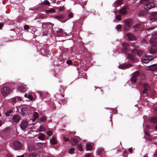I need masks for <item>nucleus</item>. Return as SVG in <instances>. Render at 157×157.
Here are the masks:
<instances>
[{"instance_id": "4c0bfd02", "label": "nucleus", "mask_w": 157, "mask_h": 157, "mask_svg": "<svg viewBox=\"0 0 157 157\" xmlns=\"http://www.w3.org/2000/svg\"><path fill=\"white\" fill-rule=\"evenodd\" d=\"M42 4L43 5H50V3L48 1L46 0H45L44 1V2H43Z\"/></svg>"}, {"instance_id": "c85d7f7f", "label": "nucleus", "mask_w": 157, "mask_h": 157, "mask_svg": "<svg viewBox=\"0 0 157 157\" xmlns=\"http://www.w3.org/2000/svg\"><path fill=\"white\" fill-rule=\"evenodd\" d=\"M86 147L87 151L91 150L92 149V146L91 144H86Z\"/></svg>"}, {"instance_id": "c756f323", "label": "nucleus", "mask_w": 157, "mask_h": 157, "mask_svg": "<svg viewBox=\"0 0 157 157\" xmlns=\"http://www.w3.org/2000/svg\"><path fill=\"white\" fill-rule=\"evenodd\" d=\"M140 25L139 24H137L134 26L133 29H134V31L135 32L139 30Z\"/></svg>"}, {"instance_id": "6ab92c4d", "label": "nucleus", "mask_w": 157, "mask_h": 157, "mask_svg": "<svg viewBox=\"0 0 157 157\" xmlns=\"http://www.w3.org/2000/svg\"><path fill=\"white\" fill-rule=\"evenodd\" d=\"M21 120L20 116L17 115H14L13 117V120L14 122H18Z\"/></svg>"}, {"instance_id": "4d7b16f0", "label": "nucleus", "mask_w": 157, "mask_h": 157, "mask_svg": "<svg viewBox=\"0 0 157 157\" xmlns=\"http://www.w3.org/2000/svg\"><path fill=\"white\" fill-rule=\"evenodd\" d=\"M64 8L63 7H61L59 8V11H63Z\"/></svg>"}, {"instance_id": "de8ad7c7", "label": "nucleus", "mask_w": 157, "mask_h": 157, "mask_svg": "<svg viewBox=\"0 0 157 157\" xmlns=\"http://www.w3.org/2000/svg\"><path fill=\"white\" fill-rule=\"evenodd\" d=\"M116 18L118 21H121V17L120 15H117L116 16Z\"/></svg>"}, {"instance_id": "a19ab883", "label": "nucleus", "mask_w": 157, "mask_h": 157, "mask_svg": "<svg viewBox=\"0 0 157 157\" xmlns=\"http://www.w3.org/2000/svg\"><path fill=\"white\" fill-rule=\"evenodd\" d=\"M45 128L43 126H40V128L39 129V132H43Z\"/></svg>"}, {"instance_id": "aec40b11", "label": "nucleus", "mask_w": 157, "mask_h": 157, "mask_svg": "<svg viewBox=\"0 0 157 157\" xmlns=\"http://www.w3.org/2000/svg\"><path fill=\"white\" fill-rule=\"evenodd\" d=\"M26 85H21L18 87V90L20 92H24L26 90Z\"/></svg>"}, {"instance_id": "1a4fd4ad", "label": "nucleus", "mask_w": 157, "mask_h": 157, "mask_svg": "<svg viewBox=\"0 0 157 157\" xmlns=\"http://www.w3.org/2000/svg\"><path fill=\"white\" fill-rule=\"evenodd\" d=\"M153 36H155L152 37L150 40V42L151 43H157V32H154L152 34Z\"/></svg>"}, {"instance_id": "f257e3e1", "label": "nucleus", "mask_w": 157, "mask_h": 157, "mask_svg": "<svg viewBox=\"0 0 157 157\" xmlns=\"http://www.w3.org/2000/svg\"><path fill=\"white\" fill-rule=\"evenodd\" d=\"M1 91L3 96H6L11 91V90L9 87L5 86L2 89Z\"/></svg>"}, {"instance_id": "774afa93", "label": "nucleus", "mask_w": 157, "mask_h": 157, "mask_svg": "<svg viewBox=\"0 0 157 157\" xmlns=\"http://www.w3.org/2000/svg\"><path fill=\"white\" fill-rule=\"evenodd\" d=\"M154 128L156 130H157V124L155 126Z\"/></svg>"}, {"instance_id": "393cba45", "label": "nucleus", "mask_w": 157, "mask_h": 157, "mask_svg": "<svg viewBox=\"0 0 157 157\" xmlns=\"http://www.w3.org/2000/svg\"><path fill=\"white\" fill-rule=\"evenodd\" d=\"M149 69L151 71H154L157 69V64H155L152 65L149 67Z\"/></svg>"}, {"instance_id": "7ed1b4c3", "label": "nucleus", "mask_w": 157, "mask_h": 157, "mask_svg": "<svg viewBox=\"0 0 157 157\" xmlns=\"http://www.w3.org/2000/svg\"><path fill=\"white\" fill-rule=\"evenodd\" d=\"M122 47L121 51L124 53L126 54L129 52V45L128 44L123 43H122Z\"/></svg>"}, {"instance_id": "864d4df0", "label": "nucleus", "mask_w": 157, "mask_h": 157, "mask_svg": "<svg viewBox=\"0 0 157 157\" xmlns=\"http://www.w3.org/2000/svg\"><path fill=\"white\" fill-rule=\"evenodd\" d=\"M148 0H141L140 1L141 4H143L148 1Z\"/></svg>"}, {"instance_id": "39448f33", "label": "nucleus", "mask_w": 157, "mask_h": 157, "mask_svg": "<svg viewBox=\"0 0 157 157\" xmlns=\"http://www.w3.org/2000/svg\"><path fill=\"white\" fill-rule=\"evenodd\" d=\"M139 72L138 71H136L132 75V76L131 78V81L132 83H135L137 80V77L139 75Z\"/></svg>"}, {"instance_id": "3c124183", "label": "nucleus", "mask_w": 157, "mask_h": 157, "mask_svg": "<svg viewBox=\"0 0 157 157\" xmlns=\"http://www.w3.org/2000/svg\"><path fill=\"white\" fill-rule=\"evenodd\" d=\"M72 63V61L71 60H67V63L68 65H70Z\"/></svg>"}, {"instance_id": "052dcab7", "label": "nucleus", "mask_w": 157, "mask_h": 157, "mask_svg": "<svg viewBox=\"0 0 157 157\" xmlns=\"http://www.w3.org/2000/svg\"><path fill=\"white\" fill-rule=\"evenodd\" d=\"M43 36H47V35L48 34V33H45V32L44 31V30L43 31Z\"/></svg>"}, {"instance_id": "58836bf2", "label": "nucleus", "mask_w": 157, "mask_h": 157, "mask_svg": "<svg viewBox=\"0 0 157 157\" xmlns=\"http://www.w3.org/2000/svg\"><path fill=\"white\" fill-rule=\"evenodd\" d=\"M123 1L122 0H118L116 2V4L117 5L120 6L122 3Z\"/></svg>"}, {"instance_id": "e433bc0d", "label": "nucleus", "mask_w": 157, "mask_h": 157, "mask_svg": "<svg viewBox=\"0 0 157 157\" xmlns=\"http://www.w3.org/2000/svg\"><path fill=\"white\" fill-rule=\"evenodd\" d=\"M78 147L79 151H83V148L82 145L81 144H79L78 145Z\"/></svg>"}, {"instance_id": "0e129e2a", "label": "nucleus", "mask_w": 157, "mask_h": 157, "mask_svg": "<svg viewBox=\"0 0 157 157\" xmlns=\"http://www.w3.org/2000/svg\"><path fill=\"white\" fill-rule=\"evenodd\" d=\"M12 101L13 103H15L16 102V99H13Z\"/></svg>"}, {"instance_id": "69168bd1", "label": "nucleus", "mask_w": 157, "mask_h": 157, "mask_svg": "<svg viewBox=\"0 0 157 157\" xmlns=\"http://www.w3.org/2000/svg\"><path fill=\"white\" fill-rule=\"evenodd\" d=\"M86 157H90V155L89 154H87L86 156Z\"/></svg>"}, {"instance_id": "2eb2a0df", "label": "nucleus", "mask_w": 157, "mask_h": 157, "mask_svg": "<svg viewBox=\"0 0 157 157\" xmlns=\"http://www.w3.org/2000/svg\"><path fill=\"white\" fill-rule=\"evenodd\" d=\"M13 145L15 148H18L21 147L22 144L20 142L16 141L14 142Z\"/></svg>"}, {"instance_id": "49530a36", "label": "nucleus", "mask_w": 157, "mask_h": 157, "mask_svg": "<svg viewBox=\"0 0 157 157\" xmlns=\"http://www.w3.org/2000/svg\"><path fill=\"white\" fill-rule=\"evenodd\" d=\"M121 26L120 25H118L116 27V28L118 30H120L121 29Z\"/></svg>"}, {"instance_id": "ddd939ff", "label": "nucleus", "mask_w": 157, "mask_h": 157, "mask_svg": "<svg viewBox=\"0 0 157 157\" xmlns=\"http://www.w3.org/2000/svg\"><path fill=\"white\" fill-rule=\"evenodd\" d=\"M28 124V123L27 121H22L20 124V127L21 129H25L27 127Z\"/></svg>"}, {"instance_id": "bb28decb", "label": "nucleus", "mask_w": 157, "mask_h": 157, "mask_svg": "<svg viewBox=\"0 0 157 157\" xmlns=\"http://www.w3.org/2000/svg\"><path fill=\"white\" fill-rule=\"evenodd\" d=\"M128 58L131 61H133L134 59V56L132 54H128L127 55Z\"/></svg>"}, {"instance_id": "a878e982", "label": "nucleus", "mask_w": 157, "mask_h": 157, "mask_svg": "<svg viewBox=\"0 0 157 157\" xmlns=\"http://www.w3.org/2000/svg\"><path fill=\"white\" fill-rule=\"evenodd\" d=\"M137 55L140 56L144 54V51L141 49H139L137 51Z\"/></svg>"}, {"instance_id": "423d86ee", "label": "nucleus", "mask_w": 157, "mask_h": 157, "mask_svg": "<svg viewBox=\"0 0 157 157\" xmlns=\"http://www.w3.org/2000/svg\"><path fill=\"white\" fill-rule=\"evenodd\" d=\"M53 24L50 22L43 23L42 24V27L44 28V25L45 27L48 30L50 29V32H51L52 30L53 29Z\"/></svg>"}, {"instance_id": "4be33fe9", "label": "nucleus", "mask_w": 157, "mask_h": 157, "mask_svg": "<svg viewBox=\"0 0 157 157\" xmlns=\"http://www.w3.org/2000/svg\"><path fill=\"white\" fill-rule=\"evenodd\" d=\"M147 13V9H145L144 10L140 11L139 13V16H144L146 15Z\"/></svg>"}, {"instance_id": "79ce46f5", "label": "nucleus", "mask_w": 157, "mask_h": 157, "mask_svg": "<svg viewBox=\"0 0 157 157\" xmlns=\"http://www.w3.org/2000/svg\"><path fill=\"white\" fill-rule=\"evenodd\" d=\"M72 143L73 145L77 143V141L76 139H73L71 140Z\"/></svg>"}, {"instance_id": "b1692460", "label": "nucleus", "mask_w": 157, "mask_h": 157, "mask_svg": "<svg viewBox=\"0 0 157 157\" xmlns=\"http://www.w3.org/2000/svg\"><path fill=\"white\" fill-rule=\"evenodd\" d=\"M39 114L37 112H34V113H33L34 118L32 120V121H33V122H35V121L36 120V119H37L39 117Z\"/></svg>"}, {"instance_id": "37998d69", "label": "nucleus", "mask_w": 157, "mask_h": 157, "mask_svg": "<svg viewBox=\"0 0 157 157\" xmlns=\"http://www.w3.org/2000/svg\"><path fill=\"white\" fill-rule=\"evenodd\" d=\"M47 119V117L46 116H43L40 119V120L42 122L45 121Z\"/></svg>"}, {"instance_id": "6e6d98bb", "label": "nucleus", "mask_w": 157, "mask_h": 157, "mask_svg": "<svg viewBox=\"0 0 157 157\" xmlns=\"http://www.w3.org/2000/svg\"><path fill=\"white\" fill-rule=\"evenodd\" d=\"M63 139L65 141H69L70 140V139L68 137H64Z\"/></svg>"}, {"instance_id": "9b49d317", "label": "nucleus", "mask_w": 157, "mask_h": 157, "mask_svg": "<svg viewBox=\"0 0 157 157\" xmlns=\"http://www.w3.org/2000/svg\"><path fill=\"white\" fill-rule=\"evenodd\" d=\"M56 35L58 36H67V33L63 32V30L62 29H60L59 30H57L56 32Z\"/></svg>"}, {"instance_id": "e2e57ef3", "label": "nucleus", "mask_w": 157, "mask_h": 157, "mask_svg": "<svg viewBox=\"0 0 157 157\" xmlns=\"http://www.w3.org/2000/svg\"><path fill=\"white\" fill-rule=\"evenodd\" d=\"M128 151L129 152L131 153L132 151V148H129L128 149Z\"/></svg>"}, {"instance_id": "0eeeda50", "label": "nucleus", "mask_w": 157, "mask_h": 157, "mask_svg": "<svg viewBox=\"0 0 157 157\" xmlns=\"http://www.w3.org/2000/svg\"><path fill=\"white\" fill-rule=\"evenodd\" d=\"M128 8V6H124L120 10L119 13L123 15H125L127 13V9Z\"/></svg>"}, {"instance_id": "f8f14e48", "label": "nucleus", "mask_w": 157, "mask_h": 157, "mask_svg": "<svg viewBox=\"0 0 157 157\" xmlns=\"http://www.w3.org/2000/svg\"><path fill=\"white\" fill-rule=\"evenodd\" d=\"M157 51V44H153L151 48L149 50V52L151 54H153Z\"/></svg>"}, {"instance_id": "6e6552de", "label": "nucleus", "mask_w": 157, "mask_h": 157, "mask_svg": "<svg viewBox=\"0 0 157 157\" xmlns=\"http://www.w3.org/2000/svg\"><path fill=\"white\" fill-rule=\"evenodd\" d=\"M132 66V64L131 63H126L119 65L118 68L120 69H124L131 67Z\"/></svg>"}, {"instance_id": "338daca9", "label": "nucleus", "mask_w": 157, "mask_h": 157, "mask_svg": "<svg viewBox=\"0 0 157 157\" xmlns=\"http://www.w3.org/2000/svg\"><path fill=\"white\" fill-rule=\"evenodd\" d=\"M154 156L155 157H157V151L155 152V154H154Z\"/></svg>"}, {"instance_id": "2f4dec72", "label": "nucleus", "mask_w": 157, "mask_h": 157, "mask_svg": "<svg viewBox=\"0 0 157 157\" xmlns=\"http://www.w3.org/2000/svg\"><path fill=\"white\" fill-rule=\"evenodd\" d=\"M45 12L48 13H51L54 12H55V10L53 9L46 10H45Z\"/></svg>"}, {"instance_id": "ea45409f", "label": "nucleus", "mask_w": 157, "mask_h": 157, "mask_svg": "<svg viewBox=\"0 0 157 157\" xmlns=\"http://www.w3.org/2000/svg\"><path fill=\"white\" fill-rule=\"evenodd\" d=\"M141 43L143 44H147L148 42L145 39H143L141 41Z\"/></svg>"}, {"instance_id": "13d9d810", "label": "nucleus", "mask_w": 157, "mask_h": 157, "mask_svg": "<svg viewBox=\"0 0 157 157\" xmlns=\"http://www.w3.org/2000/svg\"><path fill=\"white\" fill-rule=\"evenodd\" d=\"M27 98H33V96L31 94H29L28 95Z\"/></svg>"}, {"instance_id": "dca6fc26", "label": "nucleus", "mask_w": 157, "mask_h": 157, "mask_svg": "<svg viewBox=\"0 0 157 157\" xmlns=\"http://www.w3.org/2000/svg\"><path fill=\"white\" fill-rule=\"evenodd\" d=\"M37 93L40 96V97L42 98L48 97L49 95V94L47 92H38Z\"/></svg>"}, {"instance_id": "8fccbe9b", "label": "nucleus", "mask_w": 157, "mask_h": 157, "mask_svg": "<svg viewBox=\"0 0 157 157\" xmlns=\"http://www.w3.org/2000/svg\"><path fill=\"white\" fill-rule=\"evenodd\" d=\"M36 154L35 153H33L29 155V157H36Z\"/></svg>"}, {"instance_id": "c9c22d12", "label": "nucleus", "mask_w": 157, "mask_h": 157, "mask_svg": "<svg viewBox=\"0 0 157 157\" xmlns=\"http://www.w3.org/2000/svg\"><path fill=\"white\" fill-rule=\"evenodd\" d=\"M13 112L12 110H7L5 113V115L6 116H10V113H11Z\"/></svg>"}, {"instance_id": "5fc2aeb1", "label": "nucleus", "mask_w": 157, "mask_h": 157, "mask_svg": "<svg viewBox=\"0 0 157 157\" xmlns=\"http://www.w3.org/2000/svg\"><path fill=\"white\" fill-rule=\"evenodd\" d=\"M154 29V27H149L147 28L146 29V30L148 31H149L150 30H152Z\"/></svg>"}, {"instance_id": "72a5a7b5", "label": "nucleus", "mask_w": 157, "mask_h": 157, "mask_svg": "<svg viewBox=\"0 0 157 157\" xmlns=\"http://www.w3.org/2000/svg\"><path fill=\"white\" fill-rule=\"evenodd\" d=\"M64 17V15H59L55 17V18L59 20L62 19Z\"/></svg>"}, {"instance_id": "9d476101", "label": "nucleus", "mask_w": 157, "mask_h": 157, "mask_svg": "<svg viewBox=\"0 0 157 157\" xmlns=\"http://www.w3.org/2000/svg\"><path fill=\"white\" fill-rule=\"evenodd\" d=\"M155 4L152 2H149L144 6L145 9H150L155 6Z\"/></svg>"}, {"instance_id": "a18cd8bd", "label": "nucleus", "mask_w": 157, "mask_h": 157, "mask_svg": "<svg viewBox=\"0 0 157 157\" xmlns=\"http://www.w3.org/2000/svg\"><path fill=\"white\" fill-rule=\"evenodd\" d=\"M73 13H70L68 14V16L69 18H72L73 17Z\"/></svg>"}, {"instance_id": "c03bdc74", "label": "nucleus", "mask_w": 157, "mask_h": 157, "mask_svg": "<svg viewBox=\"0 0 157 157\" xmlns=\"http://www.w3.org/2000/svg\"><path fill=\"white\" fill-rule=\"evenodd\" d=\"M75 151V148H72L69 150V153L71 154H72Z\"/></svg>"}, {"instance_id": "f704fd0d", "label": "nucleus", "mask_w": 157, "mask_h": 157, "mask_svg": "<svg viewBox=\"0 0 157 157\" xmlns=\"http://www.w3.org/2000/svg\"><path fill=\"white\" fill-rule=\"evenodd\" d=\"M44 135L43 133H40L39 134V138L40 140H43L44 139Z\"/></svg>"}, {"instance_id": "603ef678", "label": "nucleus", "mask_w": 157, "mask_h": 157, "mask_svg": "<svg viewBox=\"0 0 157 157\" xmlns=\"http://www.w3.org/2000/svg\"><path fill=\"white\" fill-rule=\"evenodd\" d=\"M44 143H38L36 144V145L39 147H41L44 144Z\"/></svg>"}, {"instance_id": "412c9836", "label": "nucleus", "mask_w": 157, "mask_h": 157, "mask_svg": "<svg viewBox=\"0 0 157 157\" xmlns=\"http://www.w3.org/2000/svg\"><path fill=\"white\" fill-rule=\"evenodd\" d=\"M127 36L130 40H133L136 39V37L132 34L128 33L127 34Z\"/></svg>"}, {"instance_id": "7c9ffc66", "label": "nucleus", "mask_w": 157, "mask_h": 157, "mask_svg": "<svg viewBox=\"0 0 157 157\" xmlns=\"http://www.w3.org/2000/svg\"><path fill=\"white\" fill-rule=\"evenodd\" d=\"M36 149V148L33 146H29L28 148V151L29 152L32 151H35Z\"/></svg>"}, {"instance_id": "5701e85b", "label": "nucleus", "mask_w": 157, "mask_h": 157, "mask_svg": "<svg viewBox=\"0 0 157 157\" xmlns=\"http://www.w3.org/2000/svg\"><path fill=\"white\" fill-rule=\"evenodd\" d=\"M97 153L99 155H103L104 153V151L103 149L102 148H99L98 149Z\"/></svg>"}, {"instance_id": "473e14b6", "label": "nucleus", "mask_w": 157, "mask_h": 157, "mask_svg": "<svg viewBox=\"0 0 157 157\" xmlns=\"http://www.w3.org/2000/svg\"><path fill=\"white\" fill-rule=\"evenodd\" d=\"M21 113L23 115H25L27 111V108L26 107H23L21 109Z\"/></svg>"}, {"instance_id": "4468645a", "label": "nucleus", "mask_w": 157, "mask_h": 157, "mask_svg": "<svg viewBox=\"0 0 157 157\" xmlns=\"http://www.w3.org/2000/svg\"><path fill=\"white\" fill-rule=\"evenodd\" d=\"M150 19L152 21H154V20L157 19V12H153L150 14Z\"/></svg>"}, {"instance_id": "cd10ccee", "label": "nucleus", "mask_w": 157, "mask_h": 157, "mask_svg": "<svg viewBox=\"0 0 157 157\" xmlns=\"http://www.w3.org/2000/svg\"><path fill=\"white\" fill-rule=\"evenodd\" d=\"M50 143L52 144H54L57 143L56 139L54 137H52V139L50 140Z\"/></svg>"}, {"instance_id": "a211bd4d", "label": "nucleus", "mask_w": 157, "mask_h": 157, "mask_svg": "<svg viewBox=\"0 0 157 157\" xmlns=\"http://www.w3.org/2000/svg\"><path fill=\"white\" fill-rule=\"evenodd\" d=\"M149 121L151 124L157 123V117L154 116L151 117L149 119Z\"/></svg>"}, {"instance_id": "f03ea898", "label": "nucleus", "mask_w": 157, "mask_h": 157, "mask_svg": "<svg viewBox=\"0 0 157 157\" xmlns=\"http://www.w3.org/2000/svg\"><path fill=\"white\" fill-rule=\"evenodd\" d=\"M125 26L124 27V30L128 31L131 27L132 25V22L131 20L128 19L124 21Z\"/></svg>"}, {"instance_id": "f3484780", "label": "nucleus", "mask_w": 157, "mask_h": 157, "mask_svg": "<svg viewBox=\"0 0 157 157\" xmlns=\"http://www.w3.org/2000/svg\"><path fill=\"white\" fill-rule=\"evenodd\" d=\"M144 89L142 91V93L143 94L146 95L147 93V91L149 88V86L147 84L145 83L144 84Z\"/></svg>"}, {"instance_id": "09e8293b", "label": "nucleus", "mask_w": 157, "mask_h": 157, "mask_svg": "<svg viewBox=\"0 0 157 157\" xmlns=\"http://www.w3.org/2000/svg\"><path fill=\"white\" fill-rule=\"evenodd\" d=\"M24 28L25 30H28L29 29V27L27 25H24Z\"/></svg>"}, {"instance_id": "bf43d9fd", "label": "nucleus", "mask_w": 157, "mask_h": 157, "mask_svg": "<svg viewBox=\"0 0 157 157\" xmlns=\"http://www.w3.org/2000/svg\"><path fill=\"white\" fill-rule=\"evenodd\" d=\"M47 134L49 136H51L52 134V132L51 131H48L47 132Z\"/></svg>"}, {"instance_id": "20e7f679", "label": "nucleus", "mask_w": 157, "mask_h": 157, "mask_svg": "<svg viewBox=\"0 0 157 157\" xmlns=\"http://www.w3.org/2000/svg\"><path fill=\"white\" fill-rule=\"evenodd\" d=\"M153 59L152 56H145L142 58V61L144 63H147Z\"/></svg>"}, {"instance_id": "680f3d73", "label": "nucleus", "mask_w": 157, "mask_h": 157, "mask_svg": "<svg viewBox=\"0 0 157 157\" xmlns=\"http://www.w3.org/2000/svg\"><path fill=\"white\" fill-rule=\"evenodd\" d=\"M3 26V24L0 22V29H2V28Z\"/></svg>"}]
</instances>
